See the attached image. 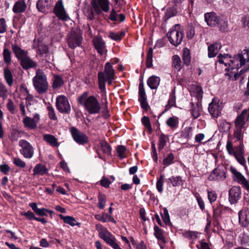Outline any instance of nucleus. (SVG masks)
Returning <instances> with one entry per match:
<instances>
[{
    "label": "nucleus",
    "instance_id": "nucleus-33",
    "mask_svg": "<svg viewBox=\"0 0 249 249\" xmlns=\"http://www.w3.org/2000/svg\"><path fill=\"white\" fill-rule=\"evenodd\" d=\"M26 7L25 0H19L14 4L13 11L15 13H22L25 10Z\"/></svg>",
    "mask_w": 249,
    "mask_h": 249
},
{
    "label": "nucleus",
    "instance_id": "nucleus-50",
    "mask_svg": "<svg viewBox=\"0 0 249 249\" xmlns=\"http://www.w3.org/2000/svg\"><path fill=\"white\" fill-rule=\"evenodd\" d=\"M176 105V97L174 93H172L168 101V103L166 106V109H170L172 107H177Z\"/></svg>",
    "mask_w": 249,
    "mask_h": 249
},
{
    "label": "nucleus",
    "instance_id": "nucleus-30",
    "mask_svg": "<svg viewBox=\"0 0 249 249\" xmlns=\"http://www.w3.org/2000/svg\"><path fill=\"white\" fill-rule=\"evenodd\" d=\"M221 48V44L219 43H215L210 45L208 47V56L210 58L213 57L218 53Z\"/></svg>",
    "mask_w": 249,
    "mask_h": 249
},
{
    "label": "nucleus",
    "instance_id": "nucleus-12",
    "mask_svg": "<svg viewBox=\"0 0 249 249\" xmlns=\"http://www.w3.org/2000/svg\"><path fill=\"white\" fill-rule=\"evenodd\" d=\"M230 171L232 174V178L234 181H237L238 183L243 185L245 189L249 191V182L244 177V176L236 169L232 166L230 167Z\"/></svg>",
    "mask_w": 249,
    "mask_h": 249
},
{
    "label": "nucleus",
    "instance_id": "nucleus-24",
    "mask_svg": "<svg viewBox=\"0 0 249 249\" xmlns=\"http://www.w3.org/2000/svg\"><path fill=\"white\" fill-rule=\"evenodd\" d=\"M39 120V116L38 114H36L34 118L28 117H25L23 119V123L26 127L29 129H35L36 127V123Z\"/></svg>",
    "mask_w": 249,
    "mask_h": 249
},
{
    "label": "nucleus",
    "instance_id": "nucleus-4",
    "mask_svg": "<svg viewBox=\"0 0 249 249\" xmlns=\"http://www.w3.org/2000/svg\"><path fill=\"white\" fill-rule=\"evenodd\" d=\"M33 83L35 88L39 93L42 94L47 91L48 83L47 77L42 70L38 69L36 71V75L33 79Z\"/></svg>",
    "mask_w": 249,
    "mask_h": 249
},
{
    "label": "nucleus",
    "instance_id": "nucleus-51",
    "mask_svg": "<svg viewBox=\"0 0 249 249\" xmlns=\"http://www.w3.org/2000/svg\"><path fill=\"white\" fill-rule=\"evenodd\" d=\"M161 217L166 225H170L171 224L170 216L166 208H164L163 213L161 214Z\"/></svg>",
    "mask_w": 249,
    "mask_h": 249
},
{
    "label": "nucleus",
    "instance_id": "nucleus-57",
    "mask_svg": "<svg viewBox=\"0 0 249 249\" xmlns=\"http://www.w3.org/2000/svg\"><path fill=\"white\" fill-rule=\"evenodd\" d=\"M208 197L211 203L214 202L217 198V194L214 191H208Z\"/></svg>",
    "mask_w": 249,
    "mask_h": 249
},
{
    "label": "nucleus",
    "instance_id": "nucleus-62",
    "mask_svg": "<svg viewBox=\"0 0 249 249\" xmlns=\"http://www.w3.org/2000/svg\"><path fill=\"white\" fill-rule=\"evenodd\" d=\"M48 52V48L46 45H40L38 47V53L40 55L46 54Z\"/></svg>",
    "mask_w": 249,
    "mask_h": 249
},
{
    "label": "nucleus",
    "instance_id": "nucleus-60",
    "mask_svg": "<svg viewBox=\"0 0 249 249\" xmlns=\"http://www.w3.org/2000/svg\"><path fill=\"white\" fill-rule=\"evenodd\" d=\"M201 99H195L194 101L191 103L193 109H200L202 108V105L201 103Z\"/></svg>",
    "mask_w": 249,
    "mask_h": 249
},
{
    "label": "nucleus",
    "instance_id": "nucleus-5",
    "mask_svg": "<svg viewBox=\"0 0 249 249\" xmlns=\"http://www.w3.org/2000/svg\"><path fill=\"white\" fill-rule=\"evenodd\" d=\"M78 103L84 106L86 109H99L100 103L96 97L89 96L87 92H84L78 99Z\"/></svg>",
    "mask_w": 249,
    "mask_h": 249
},
{
    "label": "nucleus",
    "instance_id": "nucleus-19",
    "mask_svg": "<svg viewBox=\"0 0 249 249\" xmlns=\"http://www.w3.org/2000/svg\"><path fill=\"white\" fill-rule=\"evenodd\" d=\"M139 101L143 109H147L149 105L146 101V96L144 89L143 84L140 83L139 85Z\"/></svg>",
    "mask_w": 249,
    "mask_h": 249
},
{
    "label": "nucleus",
    "instance_id": "nucleus-64",
    "mask_svg": "<svg viewBox=\"0 0 249 249\" xmlns=\"http://www.w3.org/2000/svg\"><path fill=\"white\" fill-rule=\"evenodd\" d=\"M7 26L4 18L0 19V33H4L6 30Z\"/></svg>",
    "mask_w": 249,
    "mask_h": 249
},
{
    "label": "nucleus",
    "instance_id": "nucleus-53",
    "mask_svg": "<svg viewBox=\"0 0 249 249\" xmlns=\"http://www.w3.org/2000/svg\"><path fill=\"white\" fill-rule=\"evenodd\" d=\"M174 155L173 153H170L163 160V164L167 166L173 162Z\"/></svg>",
    "mask_w": 249,
    "mask_h": 249
},
{
    "label": "nucleus",
    "instance_id": "nucleus-39",
    "mask_svg": "<svg viewBox=\"0 0 249 249\" xmlns=\"http://www.w3.org/2000/svg\"><path fill=\"white\" fill-rule=\"evenodd\" d=\"M59 217L62 219L65 223L68 224L72 227L80 225L79 223H76L75 219L72 216H64L60 214L59 215Z\"/></svg>",
    "mask_w": 249,
    "mask_h": 249
},
{
    "label": "nucleus",
    "instance_id": "nucleus-42",
    "mask_svg": "<svg viewBox=\"0 0 249 249\" xmlns=\"http://www.w3.org/2000/svg\"><path fill=\"white\" fill-rule=\"evenodd\" d=\"M166 124L168 126L172 129L176 128L178 124V118L176 117H171L169 118L166 121Z\"/></svg>",
    "mask_w": 249,
    "mask_h": 249
},
{
    "label": "nucleus",
    "instance_id": "nucleus-2",
    "mask_svg": "<svg viewBox=\"0 0 249 249\" xmlns=\"http://www.w3.org/2000/svg\"><path fill=\"white\" fill-rule=\"evenodd\" d=\"M243 128L235 126L233 134V137L236 139V141L240 142V144L237 146H233L232 142L228 140L226 144V150L230 156H233L240 164L245 165L246 161L244 157L245 151L244 145L242 143L243 139Z\"/></svg>",
    "mask_w": 249,
    "mask_h": 249
},
{
    "label": "nucleus",
    "instance_id": "nucleus-11",
    "mask_svg": "<svg viewBox=\"0 0 249 249\" xmlns=\"http://www.w3.org/2000/svg\"><path fill=\"white\" fill-rule=\"evenodd\" d=\"M96 228L99 232V237L104 240L108 245L116 239L115 237L107 229L103 227L102 225H96Z\"/></svg>",
    "mask_w": 249,
    "mask_h": 249
},
{
    "label": "nucleus",
    "instance_id": "nucleus-46",
    "mask_svg": "<svg viewBox=\"0 0 249 249\" xmlns=\"http://www.w3.org/2000/svg\"><path fill=\"white\" fill-rule=\"evenodd\" d=\"M153 51L152 48H150L147 52L146 57V67L148 68H150L153 66Z\"/></svg>",
    "mask_w": 249,
    "mask_h": 249
},
{
    "label": "nucleus",
    "instance_id": "nucleus-28",
    "mask_svg": "<svg viewBox=\"0 0 249 249\" xmlns=\"http://www.w3.org/2000/svg\"><path fill=\"white\" fill-rule=\"evenodd\" d=\"M20 64L22 68L26 70L35 68L37 66L36 63L28 57L27 55L20 60Z\"/></svg>",
    "mask_w": 249,
    "mask_h": 249
},
{
    "label": "nucleus",
    "instance_id": "nucleus-3",
    "mask_svg": "<svg viewBox=\"0 0 249 249\" xmlns=\"http://www.w3.org/2000/svg\"><path fill=\"white\" fill-rule=\"evenodd\" d=\"M205 21L211 27H219V30L225 31L227 28V23L225 20L217 15L214 12L206 13L204 15Z\"/></svg>",
    "mask_w": 249,
    "mask_h": 249
},
{
    "label": "nucleus",
    "instance_id": "nucleus-23",
    "mask_svg": "<svg viewBox=\"0 0 249 249\" xmlns=\"http://www.w3.org/2000/svg\"><path fill=\"white\" fill-rule=\"evenodd\" d=\"M56 104L57 109H58L71 108L68 99L64 95H59L57 97Z\"/></svg>",
    "mask_w": 249,
    "mask_h": 249
},
{
    "label": "nucleus",
    "instance_id": "nucleus-45",
    "mask_svg": "<svg viewBox=\"0 0 249 249\" xmlns=\"http://www.w3.org/2000/svg\"><path fill=\"white\" fill-rule=\"evenodd\" d=\"M182 58L184 63L186 65H188L191 62V55L190 51L187 48H185L183 49Z\"/></svg>",
    "mask_w": 249,
    "mask_h": 249
},
{
    "label": "nucleus",
    "instance_id": "nucleus-52",
    "mask_svg": "<svg viewBox=\"0 0 249 249\" xmlns=\"http://www.w3.org/2000/svg\"><path fill=\"white\" fill-rule=\"evenodd\" d=\"M13 163L17 167L24 168L26 166V163L18 157L13 158Z\"/></svg>",
    "mask_w": 249,
    "mask_h": 249
},
{
    "label": "nucleus",
    "instance_id": "nucleus-13",
    "mask_svg": "<svg viewBox=\"0 0 249 249\" xmlns=\"http://www.w3.org/2000/svg\"><path fill=\"white\" fill-rule=\"evenodd\" d=\"M230 171L232 174V178L234 181H237L238 183L243 185L245 189L249 191V182L244 177V176L236 169L232 166L230 167Z\"/></svg>",
    "mask_w": 249,
    "mask_h": 249
},
{
    "label": "nucleus",
    "instance_id": "nucleus-8",
    "mask_svg": "<svg viewBox=\"0 0 249 249\" xmlns=\"http://www.w3.org/2000/svg\"><path fill=\"white\" fill-rule=\"evenodd\" d=\"M19 146L21 147L19 150L20 153L26 159H31L34 154V148L33 146L26 140H21L18 142Z\"/></svg>",
    "mask_w": 249,
    "mask_h": 249
},
{
    "label": "nucleus",
    "instance_id": "nucleus-47",
    "mask_svg": "<svg viewBox=\"0 0 249 249\" xmlns=\"http://www.w3.org/2000/svg\"><path fill=\"white\" fill-rule=\"evenodd\" d=\"M125 32L121 31L118 33L111 32L109 34V37L113 40L119 41L124 36Z\"/></svg>",
    "mask_w": 249,
    "mask_h": 249
},
{
    "label": "nucleus",
    "instance_id": "nucleus-16",
    "mask_svg": "<svg viewBox=\"0 0 249 249\" xmlns=\"http://www.w3.org/2000/svg\"><path fill=\"white\" fill-rule=\"evenodd\" d=\"M53 12L56 16L62 20L66 21L69 18L64 9L62 1H59L56 3L53 9Z\"/></svg>",
    "mask_w": 249,
    "mask_h": 249
},
{
    "label": "nucleus",
    "instance_id": "nucleus-32",
    "mask_svg": "<svg viewBox=\"0 0 249 249\" xmlns=\"http://www.w3.org/2000/svg\"><path fill=\"white\" fill-rule=\"evenodd\" d=\"M94 217L98 221H100L102 222H106L107 221L111 222L114 224L116 223V221L114 220V219L112 217V216L110 214H108L105 213H102L101 214H95Z\"/></svg>",
    "mask_w": 249,
    "mask_h": 249
},
{
    "label": "nucleus",
    "instance_id": "nucleus-41",
    "mask_svg": "<svg viewBox=\"0 0 249 249\" xmlns=\"http://www.w3.org/2000/svg\"><path fill=\"white\" fill-rule=\"evenodd\" d=\"M172 67L178 71L181 68V62L179 56L175 55L172 57Z\"/></svg>",
    "mask_w": 249,
    "mask_h": 249
},
{
    "label": "nucleus",
    "instance_id": "nucleus-59",
    "mask_svg": "<svg viewBox=\"0 0 249 249\" xmlns=\"http://www.w3.org/2000/svg\"><path fill=\"white\" fill-rule=\"evenodd\" d=\"M130 240L132 242L133 245L136 246V248L137 249H146V246L144 244L143 241H141L140 243H136L133 239L132 237L130 238Z\"/></svg>",
    "mask_w": 249,
    "mask_h": 249
},
{
    "label": "nucleus",
    "instance_id": "nucleus-20",
    "mask_svg": "<svg viewBox=\"0 0 249 249\" xmlns=\"http://www.w3.org/2000/svg\"><path fill=\"white\" fill-rule=\"evenodd\" d=\"M226 177L224 171L219 168H215L209 175L208 179L211 181H219L224 180Z\"/></svg>",
    "mask_w": 249,
    "mask_h": 249
},
{
    "label": "nucleus",
    "instance_id": "nucleus-40",
    "mask_svg": "<svg viewBox=\"0 0 249 249\" xmlns=\"http://www.w3.org/2000/svg\"><path fill=\"white\" fill-rule=\"evenodd\" d=\"M11 52L7 48H4L2 53L3 60L7 65H10L11 64Z\"/></svg>",
    "mask_w": 249,
    "mask_h": 249
},
{
    "label": "nucleus",
    "instance_id": "nucleus-61",
    "mask_svg": "<svg viewBox=\"0 0 249 249\" xmlns=\"http://www.w3.org/2000/svg\"><path fill=\"white\" fill-rule=\"evenodd\" d=\"M10 170L9 165L6 163L0 165V171L5 175H8Z\"/></svg>",
    "mask_w": 249,
    "mask_h": 249
},
{
    "label": "nucleus",
    "instance_id": "nucleus-34",
    "mask_svg": "<svg viewBox=\"0 0 249 249\" xmlns=\"http://www.w3.org/2000/svg\"><path fill=\"white\" fill-rule=\"evenodd\" d=\"M48 173V169L46 167L42 164H36L33 169V175L43 176Z\"/></svg>",
    "mask_w": 249,
    "mask_h": 249
},
{
    "label": "nucleus",
    "instance_id": "nucleus-29",
    "mask_svg": "<svg viewBox=\"0 0 249 249\" xmlns=\"http://www.w3.org/2000/svg\"><path fill=\"white\" fill-rule=\"evenodd\" d=\"M51 5V0H38L36 4L38 11L42 13L47 12Z\"/></svg>",
    "mask_w": 249,
    "mask_h": 249
},
{
    "label": "nucleus",
    "instance_id": "nucleus-31",
    "mask_svg": "<svg viewBox=\"0 0 249 249\" xmlns=\"http://www.w3.org/2000/svg\"><path fill=\"white\" fill-rule=\"evenodd\" d=\"M12 50L18 60H21L27 55V52L20 48L17 45H13Z\"/></svg>",
    "mask_w": 249,
    "mask_h": 249
},
{
    "label": "nucleus",
    "instance_id": "nucleus-22",
    "mask_svg": "<svg viewBox=\"0 0 249 249\" xmlns=\"http://www.w3.org/2000/svg\"><path fill=\"white\" fill-rule=\"evenodd\" d=\"M249 118V110H243L235 120V126L243 127Z\"/></svg>",
    "mask_w": 249,
    "mask_h": 249
},
{
    "label": "nucleus",
    "instance_id": "nucleus-10",
    "mask_svg": "<svg viewBox=\"0 0 249 249\" xmlns=\"http://www.w3.org/2000/svg\"><path fill=\"white\" fill-rule=\"evenodd\" d=\"M82 40L80 33L72 31L68 36L67 43L69 47L74 49L81 45Z\"/></svg>",
    "mask_w": 249,
    "mask_h": 249
},
{
    "label": "nucleus",
    "instance_id": "nucleus-15",
    "mask_svg": "<svg viewBox=\"0 0 249 249\" xmlns=\"http://www.w3.org/2000/svg\"><path fill=\"white\" fill-rule=\"evenodd\" d=\"M109 0H92L91 4L94 10L97 13L101 12V9L105 12H108L109 10Z\"/></svg>",
    "mask_w": 249,
    "mask_h": 249
},
{
    "label": "nucleus",
    "instance_id": "nucleus-1",
    "mask_svg": "<svg viewBox=\"0 0 249 249\" xmlns=\"http://www.w3.org/2000/svg\"><path fill=\"white\" fill-rule=\"evenodd\" d=\"M219 64L224 66L228 71L226 74L229 79L237 80L240 75L249 67V49H245L238 53L237 55L231 58L228 54H219L217 57Z\"/></svg>",
    "mask_w": 249,
    "mask_h": 249
},
{
    "label": "nucleus",
    "instance_id": "nucleus-58",
    "mask_svg": "<svg viewBox=\"0 0 249 249\" xmlns=\"http://www.w3.org/2000/svg\"><path fill=\"white\" fill-rule=\"evenodd\" d=\"M166 137L165 135L162 134L159 139V149H162L163 148L164 145L166 143Z\"/></svg>",
    "mask_w": 249,
    "mask_h": 249
},
{
    "label": "nucleus",
    "instance_id": "nucleus-49",
    "mask_svg": "<svg viewBox=\"0 0 249 249\" xmlns=\"http://www.w3.org/2000/svg\"><path fill=\"white\" fill-rule=\"evenodd\" d=\"M164 176L162 174L160 175V178H158L156 183V188L158 191L162 193L163 192V185L164 182Z\"/></svg>",
    "mask_w": 249,
    "mask_h": 249
},
{
    "label": "nucleus",
    "instance_id": "nucleus-6",
    "mask_svg": "<svg viewBox=\"0 0 249 249\" xmlns=\"http://www.w3.org/2000/svg\"><path fill=\"white\" fill-rule=\"evenodd\" d=\"M115 78V71L110 63L107 62L105 66L104 71H100L98 73V85L100 87V80H103L105 87H106V82L107 81L108 84H111L112 81Z\"/></svg>",
    "mask_w": 249,
    "mask_h": 249
},
{
    "label": "nucleus",
    "instance_id": "nucleus-37",
    "mask_svg": "<svg viewBox=\"0 0 249 249\" xmlns=\"http://www.w3.org/2000/svg\"><path fill=\"white\" fill-rule=\"evenodd\" d=\"M154 235L157 239L164 243L166 242L165 238L164 236V231L161 229L160 228L156 225L154 227Z\"/></svg>",
    "mask_w": 249,
    "mask_h": 249
},
{
    "label": "nucleus",
    "instance_id": "nucleus-21",
    "mask_svg": "<svg viewBox=\"0 0 249 249\" xmlns=\"http://www.w3.org/2000/svg\"><path fill=\"white\" fill-rule=\"evenodd\" d=\"M99 89L101 90V103H100V107L99 109H107V99L106 87L104 86L103 80L101 79L100 80Z\"/></svg>",
    "mask_w": 249,
    "mask_h": 249
},
{
    "label": "nucleus",
    "instance_id": "nucleus-9",
    "mask_svg": "<svg viewBox=\"0 0 249 249\" xmlns=\"http://www.w3.org/2000/svg\"><path fill=\"white\" fill-rule=\"evenodd\" d=\"M19 92V97L25 101L26 107L28 108L29 105H31L34 103L32 96L29 94L27 88L24 85H21ZM23 104L24 102H22L20 105L21 109H24L25 107Z\"/></svg>",
    "mask_w": 249,
    "mask_h": 249
},
{
    "label": "nucleus",
    "instance_id": "nucleus-7",
    "mask_svg": "<svg viewBox=\"0 0 249 249\" xmlns=\"http://www.w3.org/2000/svg\"><path fill=\"white\" fill-rule=\"evenodd\" d=\"M179 27V25L176 24L167 35L170 43L175 47L180 44L183 39V33L181 30L178 29Z\"/></svg>",
    "mask_w": 249,
    "mask_h": 249
},
{
    "label": "nucleus",
    "instance_id": "nucleus-44",
    "mask_svg": "<svg viewBox=\"0 0 249 249\" xmlns=\"http://www.w3.org/2000/svg\"><path fill=\"white\" fill-rule=\"evenodd\" d=\"M63 80L57 75H55L53 78V88L54 89L60 87L63 84Z\"/></svg>",
    "mask_w": 249,
    "mask_h": 249
},
{
    "label": "nucleus",
    "instance_id": "nucleus-55",
    "mask_svg": "<svg viewBox=\"0 0 249 249\" xmlns=\"http://www.w3.org/2000/svg\"><path fill=\"white\" fill-rule=\"evenodd\" d=\"M7 93L8 90L5 86L2 83H0V97L5 99L7 97Z\"/></svg>",
    "mask_w": 249,
    "mask_h": 249
},
{
    "label": "nucleus",
    "instance_id": "nucleus-17",
    "mask_svg": "<svg viewBox=\"0 0 249 249\" xmlns=\"http://www.w3.org/2000/svg\"><path fill=\"white\" fill-rule=\"evenodd\" d=\"M241 190L239 186H233L229 191V200L231 204L236 203L241 197Z\"/></svg>",
    "mask_w": 249,
    "mask_h": 249
},
{
    "label": "nucleus",
    "instance_id": "nucleus-18",
    "mask_svg": "<svg viewBox=\"0 0 249 249\" xmlns=\"http://www.w3.org/2000/svg\"><path fill=\"white\" fill-rule=\"evenodd\" d=\"M92 41L95 48L101 55L107 54V50L106 49L105 42L101 37H94Z\"/></svg>",
    "mask_w": 249,
    "mask_h": 249
},
{
    "label": "nucleus",
    "instance_id": "nucleus-63",
    "mask_svg": "<svg viewBox=\"0 0 249 249\" xmlns=\"http://www.w3.org/2000/svg\"><path fill=\"white\" fill-rule=\"evenodd\" d=\"M142 124L149 129H151V125L149 118L146 116H144L142 119Z\"/></svg>",
    "mask_w": 249,
    "mask_h": 249
},
{
    "label": "nucleus",
    "instance_id": "nucleus-27",
    "mask_svg": "<svg viewBox=\"0 0 249 249\" xmlns=\"http://www.w3.org/2000/svg\"><path fill=\"white\" fill-rule=\"evenodd\" d=\"M168 184H171L173 187L181 186L183 188H185L184 186V181L182 179L180 176H172L166 179Z\"/></svg>",
    "mask_w": 249,
    "mask_h": 249
},
{
    "label": "nucleus",
    "instance_id": "nucleus-25",
    "mask_svg": "<svg viewBox=\"0 0 249 249\" xmlns=\"http://www.w3.org/2000/svg\"><path fill=\"white\" fill-rule=\"evenodd\" d=\"M239 221L243 226H247L249 224V211L246 208L241 210L238 213Z\"/></svg>",
    "mask_w": 249,
    "mask_h": 249
},
{
    "label": "nucleus",
    "instance_id": "nucleus-38",
    "mask_svg": "<svg viewBox=\"0 0 249 249\" xmlns=\"http://www.w3.org/2000/svg\"><path fill=\"white\" fill-rule=\"evenodd\" d=\"M4 77L5 80L9 86H11L13 83V76L11 71L8 68L4 69Z\"/></svg>",
    "mask_w": 249,
    "mask_h": 249
},
{
    "label": "nucleus",
    "instance_id": "nucleus-26",
    "mask_svg": "<svg viewBox=\"0 0 249 249\" xmlns=\"http://www.w3.org/2000/svg\"><path fill=\"white\" fill-rule=\"evenodd\" d=\"M190 92L192 96L195 99H202L203 92L202 88L196 85H192L190 88Z\"/></svg>",
    "mask_w": 249,
    "mask_h": 249
},
{
    "label": "nucleus",
    "instance_id": "nucleus-35",
    "mask_svg": "<svg viewBox=\"0 0 249 249\" xmlns=\"http://www.w3.org/2000/svg\"><path fill=\"white\" fill-rule=\"evenodd\" d=\"M43 139L51 146L57 147L59 146V143L57 142V139L53 135L51 134H44Z\"/></svg>",
    "mask_w": 249,
    "mask_h": 249
},
{
    "label": "nucleus",
    "instance_id": "nucleus-48",
    "mask_svg": "<svg viewBox=\"0 0 249 249\" xmlns=\"http://www.w3.org/2000/svg\"><path fill=\"white\" fill-rule=\"evenodd\" d=\"M116 150L118 155L120 158L124 159L126 157V149L124 146H118Z\"/></svg>",
    "mask_w": 249,
    "mask_h": 249
},
{
    "label": "nucleus",
    "instance_id": "nucleus-14",
    "mask_svg": "<svg viewBox=\"0 0 249 249\" xmlns=\"http://www.w3.org/2000/svg\"><path fill=\"white\" fill-rule=\"evenodd\" d=\"M70 131L73 140L79 144H84L88 142L87 136L83 132L79 131L74 127L70 128Z\"/></svg>",
    "mask_w": 249,
    "mask_h": 249
},
{
    "label": "nucleus",
    "instance_id": "nucleus-54",
    "mask_svg": "<svg viewBox=\"0 0 249 249\" xmlns=\"http://www.w3.org/2000/svg\"><path fill=\"white\" fill-rule=\"evenodd\" d=\"M106 202V196L104 195L100 194L98 196V206L99 208L103 209L105 206Z\"/></svg>",
    "mask_w": 249,
    "mask_h": 249
},
{
    "label": "nucleus",
    "instance_id": "nucleus-56",
    "mask_svg": "<svg viewBox=\"0 0 249 249\" xmlns=\"http://www.w3.org/2000/svg\"><path fill=\"white\" fill-rule=\"evenodd\" d=\"M221 106L219 105V100L213 99L212 102L209 104L208 109H218Z\"/></svg>",
    "mask_w": 249,
    "mask_h": 249
},
{
    "label": "nucleus",
    "instance_id": "nucleus-36",
    "mask_svg": "<svg viewBox=\"0 0 249 249\" xmlns=\"http://www.w3.org/2000/svg\"><path fill=\"white\" fill-rule=\"evenodd\" d=\"M160 81L159 77L153 75L148 78L147 83L151 89H156L160 84Z\"/></svg>",
    "mask_w": 249,
    "mask_h": 249
},
{
    "label": "nucleus",
    "instance_id": "nucleus-43",
    "mask_svg": "<svg viewBox=\"0 0 249 249\" xmlns=\"http://www.w3.org/2000/svg\"><path fill=\"white\" fill-rule=\"evenodd\" d=\"M101 151L107 155H109L111 153V147L108 143L105 141H101L100 142Z\"/></svg>",
    "mask_w": 249,
    "mask_h": 249
}]
</instances>
